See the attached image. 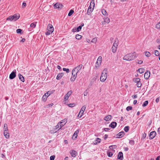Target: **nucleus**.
<instances>
[{"label": "nucleus", "mask_w": 160, "mask_h": 160, "mask_svg": "<svg viewBox=\"0 0 160 160\" xmlns=\"http://www.w3.org/2000/svg\"><path fill=\"white\" fill-rule=\"evenodd\" d=\"M82 67V64H80L74 68L72 71V76L70 78L71 81H74L77 77V74L79 71L81 69Z\"/></svg>", "instance_id": "f257e3e1"}, {"label": "nucleus", "mask_w": 160, "mask_h": 160, "mask_svg": "<svg viewBox=\"0 0 160 160\" xmlns=\"http://www.w3.org/2000/svg\"><path fill=\"white\" fill-rule=\"evenodd\" d=\"M136 57L135 53H130L126 55L123 57V59L127 61H131L134 59Z\"/></svg>", "instance_id": "f03ea898"}, {"label": "nucleus", "mask_w": 160, "mask_h": 160, "mask_svg": "<svg viewBox=\"0 0 160 160\" xmlns=\"http://www.w3.org/2000/svg\"><path fill=\"white\" fill-rule=\"evenodd\" d=\"M108 71L107 69L105 68L101 73L100 80L102 82H104L107 79L108 77Z\"/></svg>", "instance_id": "7ed1b4c3"}, {"label": "nucleus", "mask_w": 160, "mask_h": 160, "mask_svg": "<svg viewBox=\"0 0 160 160\" xmlns=\"http://www.w3.org/2000/svg\"><path fill=\"white\" fill-rule=\"evenodd\" d=\"M47 30V32L45 33L47 35H49L53 32L54 28L51 24H48Z\"/></svg>", "instance_id": "20e7f679"}, {"label": "nucleus", "mask_w": 160, "mask_h": 160, "mask_svg": "<svg viewBox=\"0 0 160 160\" xmlns=\"http://www.w3.org/2000/svg\"><path fill=\"white\" fill-rule=\"evenodd\" d=\"M118 45V40L117 39H116L112 48V51L113 53H115L116 52Z\"/></svg>", "instance_id": "39448f33"}, {"label": "nucleus", "mask_w": 160, "mask_h": 160, "mask_svg": "<svg viewBox=\"0 0 160 160\" xmlns=\"http://www.w3.org/2000/svg\"><path fill=\"white\" fill-rule=\"evenodd\" d=\"M20 17V15L18 13H16L13 15V16H11L7 18L6 20H17Z\"/></svg>", "instance_id": "423d86ee"}, {"label": "nucleus", "mask_w": 160, "mask_h": 160, "mask_svg": "<svg viewBox=\"0 0 160 160\" xmlns=\"http://www.w3.org/2000/svg\"><path fill=\"white\" fill-rule=\"evenodd\" d=\"M95 4H94V0H91V3L90 4V5L89 7L87 13H88L89 11H90V12H92L94 8V7Z\"/></svg>", "instance_id": "0eeeda50"}, {"label": "nucleus", "mask_w": 160, "mask_h": 160, "mask_svg": "<svg viewBox=\"0 0 160 160\" xmlns=\"http://www.w3.org/2000/svg\"><path fill=\"white\" fill-rule=\"evenodd\" d=\"M86 108V107L85 106V105L83 106L82 107L78 115V118H80L82 117L84 111L85 110Z\"/></svg>", "instance_id": "6e6552de"}, {"label": "nucleus", "mask_w": 160, "mask_h": 160, "mask_svg": "<svg viewBox=\"0 0 160 160\" xmlns=\"http://www.w3.org/2000/svg\"><path fill=\"white\" fill-rule=\"evenodd\" d=\"M102 61V57L101 56H99L97 60V61L96 63L95 67L97 68L99 67Z\"/></svg>", "instance_id": "1a4fd4ad"}, {"label": "nucleus", "mask_w": 160, "mask_h": 160, "mask_svg": "<svg viewBox=\"0 0 160 160\" xmlns=\"http://www.w3.org/2000/svg\"><path fill=\"white\" fill-rule=\"evenodd\" d=\"M156 135V132L155 131H154L151 132L149 135V139H153L155 137Z\"/></svg>", "instance_id": "9d476101"}, {"label": "nucleus", "mask_w": 160, "mask_h": 160, "mask_svg": "<svg viewBox=\"0 0 160 160\" xmlns=\"http://www.w3.org/2000/svg\"><path fill=\"white\" fill-rule=\"evenodd\" d=\"M53 7L54 8L60 9L62 8V5L59 3H57L54 5Z\"/></svg>", "instance_id": "9b49d317"}, {"label": "nucleus", "mask_w": 160, "mask_h": 160, "mask_svg": "<svg viewBox=\"0 0 160 160\" xmlns=\"http://www.w3.org/2000/svg\"><path fill=\"white\" fill-rule=\"evenodd\" d=\"M72 93V91H70L68 92L64 97V101L68 100L69 97L71 95Z\"/></svg>", "instance_id": "f8f14e48"}, {"label": "nucleus", "mask_w": 160, "mask_h": 160, "mask_svg": "<svg viewBox=\"0 0 160 160\" xmlns=\"http://www.w3.org/2000/svg\"><path fill=\"white\" fill-rule=\"evenodd\" d=\"M83 26L84 24L82 23L81 24L79 27H78L77 28H75L74 29L73 28L72 29V31L73 32H79L81 30L82 27Z\"/></svg>", "instance_id": "ddd939ff"}, {"label": "nucleus", "mask_w": 160, "mask_h": 160, "mask_svg": "<svg viewBox=\"0 0 160 160\" xmlns=\"http://www.w3.org/2000/svg\"><path fill=\"white\" fill-rule=\"evenodd\" d=\"M150 72L148 71H147L144 74V77L146 79H148L150 76Z\"/></svg>", "instance_id": "4468645a"}, {"label": "nucleus", "mask_w": 160, "mask_h": 160, "mask_svg": "<svg viewBox=\"0 0 160 160\" xmlns=\"http://www.w3.org/2000/svg\"><path fill=\"white\" fill-rule=\"evenodd\" d=\"M115 152V150L113 149L108 151L107 152L108 156L109 157H111L113 155V154Z\"/></svg>", "instance_id": "2eb2a0df"}, {"label": "nucleus", "mask_w": 160, "mask_h": 160, "mask_svg": "<svg viewBox=\"0 0 160 160\" xmlns=\"http://www.w3.org/2000/svg\"><path fill=\"white\" fill-rule=\"evenodd\" d=\"M70 153L72 156L74 158L75 157L77 154V152L74 150H72L70 151Z\"/></svg>", "instance_id": "dca6fc26"}, {"label": "nucleus", "mask_w": 160, "mask_h": 160, "mask_svg": "<svg viewBox=\"0 0 160 160\" xmlns=\"http://www.w3.org/2000/svg\"><path fill=\"white\" fill-rule=\"evenodd\" d=\"M16 72L15 71L12 72L9 75L10 79H12L14 78L16 76Z\"/></svg>", "instance_id": "f3484780"}, {"label": "nucleus", "mask_w": 160, "mask_h": 160, "mask_svg": "<svg viewBox=\"0 0 160 160\" xmlns=\"http://www.w3.org/2000/svg\"><path fill=\"white\" fill-rule=\"evenodd\" d=\"M112 118L111 115H108L104 117V120L106 121H109Z\"/></svg>", "instance_id": "a211bd4d"}, {"label": "nucleus", "mask_w": 160, "mask_h": 160, "mask_svg": "<svg viewBox=\"0 0 160 160\" xmlns=\"http://www.w3.org/2000/svg\"><path fill=\"white\" fill-rule=\"evenodd\" d=\"M118 158L120 160H122L123 158V154L122 152H119L118 155Z\"/></svg>", "instance_id": "6ab92c4d"}, {"label": "nucleus", "mask_w": 160, "mask_h": 160, "mask_svg": "<svg viewBox=\"0 0 160 160\" xmlns=\"http://www.w3.org/2000/svg\"><path fill=\"white\" fill-rule=\"evenodd\" d=\"M117 125V123L116 122H112L109 125L110 127L112 128H114Z\"/></svg>", "instance_id": "aec40b11"}, {"label": "nucleus", "mask_w": 160, "mask_h": 160, "mask_svg": "<svg viewBox=\"0 0 160 160\" xmlns=\"http://www.w3.org/2000/svg\"><path fill=\"white\" fill-rule=\"evenodd\" d=\"M64 75L63 73H61L58 74L56 78V79L57 80H59Z\"/></svg>", "instance_id": "412c9836"}, {"label": "nucleus", "mask_w": 160, "mask_h": 160, "mask_svg": "<svg viewBox=\"0 0 160 160\" xmlns=\"http://www.w3.org/2000/svg\"><path fill=\"white\" fill-rule=\"evenodd\" d=\"M4 135L5 137L8 139V138L9 137V134L8 132V131H5L4 132Z\"/></svg>", "instance_id": "4be33fe9"}, {"label": "nucleus", "mask_w": 160, "mask_h": 160, "mask_svg": "<svg viewBox=\"0 0 160 160\" xmlns=\"http://www.w3.org/2000/svg\"><path fill=\"white\" fill-rule=\"evenodd\" d=\"M18 77L20 80L23 82L24 81V77L20 73L18 75Z\"/></svg>", "instance_id": "5701e85b"}, {"label": "nucleus", "mask_w": 160, "mask_h": 160, "mask_svg": "<svg viewBox=\"0 0 160 160\" xmlns=\"http://www.w3.org/2000/svg\"><path fill=\"white\" fill-rule=\"evenodd\" d=\"M137 71L139 73L141 74L145 72V69L143 68H141L138 69Z\"/></svg>", "instance_id": "b1692460"}, {"label": "nucleus", "mask_w": 160, "mask_h": 160, "mask_svg": "<svg viewBox=\"0 0 160 160\" xmlns=\"http://www.w3.org/2000/svg\"><path fill=\"white\" fill-rule=\"evenodd\" d=\"M79 132V130L78 129L77 130L74 132V133L73 135V138L75 137V138H77V137L78 136V133Z\"/></svg>", "instance_id": "393cba45"}, {"label": "nucleus", "mask_w": 160, "mask_h": 160, "mask_svg": "<svg viewBox=\"0 0 160 160\" xmlns=\"http://www.w3.org/2000/svg\"><path fill=\"white\" fill-rule=\"evenodd\" d=\"M3 129H4V132L8 131V125H7V124L5 123L4 124Z\"/></svg>", "instance_id": "a878e982"}, {"label": "nucleus", "mask_w": 160, "mask_h": 160, "mask_svg": "<svg viewBox=\"0 0 160 160\" xmlns=\"http://www.w3.org/2000/svg\"><path fill=\"white\" fill-rule=\"evenodd\" d=\"M140 81V79L139 78H135L133 79V81L135 83L138 82Z\"/></svg>", "instance_id": "bb28decb"}, {"label": "nucleus", "mask_w": 160, "mask_h": 160, "mask_svg": "<svg viewBox=\"0 0 160 160\" xmlns=\"http://www.w3.org/2000/svg\"><path fill=\"white\" fill-rule=\"evenodd\" d=\"M53 103H52L50 104H48L46 105H45L44 106V108H49V107L52 106L53 105Z\"/></svg>", "instance_id": "cd10ccee"}, {"label": "nucleus", "mask_w": 160, "mask_h": 160, "mask_svg": "<svg viewBox=\"0 0 160 160\" xmlns=\"http://www.w3.org/2000/svg\"><path fill=\"white\" fill-rule=\"evenodd\" d=\"M101 141V139L99 138H97L96 140V142L95 144H97L98 143H100Z\"/></svg>", "instance_id": "c85d7f7f"}, {"label": "nucleus", "mask_w": 160, "mask_h": 160, "mask_svg": "<svg viewBox=\"0 0 160 160\" xmlns=\"http://www.w3.org/2000/svg\"><path fill=\"white\" fill-rule=\"evenodd\" d=\"M82 36L81 35H80L79 34H77L75 36L76 39H81L82 38Z\"/></svg>", "instance_id": "c756f323"}, {"label": "nucleus", "mask_w": 160, "mask_h": 160, "mask_svg": "<svg viewBox=\"0 0 160 160\" xmlns=\"http://www.w3.org/2000/svg\"><path fill=\"white\" fill-rule=\"evenodd\" d=\"M148 104V101H145L143 104L142 105V106L143 107H145L147 106Z\"/></svg>", "instance_id": "7c9ffc66"}, {"label": "nucleus", "mask_w": 160, "mask_h": 160, "mask_svg": "<svg viewBox=\"0 0 160 160\" xmlns=\"http://www.w3.org/2000/svg\"><path fill=\"white\" fill-rule=\"evenodd\" d=\"M151 53L148 52H145V55L147 57H150L151 56Z\"/></svg>", "instance_id": "2f4dec72"}, {"label": "nucleus", "mask_w": 160, "mask_h": 160, "mask_svg": "<svg viewBox=\"0 0 160 160\" xmlns=\"http://www.w3.org/2000/svg\"><path fill=\"white\" fill-rule=\"evenodd\" d=\"M60 123H58L57 124V125L55 127V129L56 130L58 129V130L60 129H59V128H60L59 125H60Z\"/></svg>", "instance_id": "473e14b6"}, {"label": "nucleus", "mask_w": 160, "mask_h": 160, "mask_svg": "<svg viewBox=\"0 0 160 160\" xmlns=\"http://www.w3.org/2000/svg\"><path fill=\"white\" fill-rule=\"evenodd\" d=\"M47 98L48 97L45 95H44L43 96L42 98L43 101L44 102H45L47 100Z\"/></svg>", "instance_id": "72a5a7b5"}, {"label": "nucleus", "mask_w": 160, "mask_h": 160, "mask_svg": "<svg viewBox=\"0 0 160 160\" xmlns=\"http://www.w3.org/2000/svg\"><path fill=\"white\" fill-rule=\"evenodd\" d=\"M36 22H33L30 25V27L32 28H34L36 25Z\"/></svg>", "instance_id": "f704fd0d"}, {"label": "nucleus", "mask_w": 160, "mask_h": 160, "mask_svg": "<svg viewBox=\"0 0 160 160\" xmlns=\"http://www.w3.org/2000/svg\"><path fill=\"white\" fill-rule=\"evenodd\" d=\"M73 12L74 11L72 10H71L68 14V16H71L73 13Z\"/></svg>", "instance_id": "c9c22d12"}, {"label": "nucleus", "mask_w": 160, "mask_h": 160, "mask_svg": "<svg viewBox=\"0 0 160 160\" xmlns=\"http://www.w3.org/2000/svg\"><path fill=\"white\" fill-rule=\"evenodd\" d=\"M154 54L156 56H158L160 55L159 52L158 51L156 50L154 51Z\"/></svg>", "instance_id": "e433bc0d"}, {"label": "nucleus", "mask_w": 160, "mask_h": 160, "mask_svg": "<svg viewBox=\"0 0 160 160\" xmlns=\"http://www.w3.org/2000/svg\"><path fill=\"white\" fill-rule=\"evenodd\" d=\"M129 126H126L124 128V130L126 132H128L129 129Z\"/></svg>", "instance_id": "4c0bfd02"}, {"label": "nucleus", "mask_w": 160, "mask_h": 160, "mask_svg": "<svg viewBox=\"0 0 160 160\" xmlns=\"http://www.w3.org/2000/svg\"><path fill=\"white\" fill-rule=\"evenodd\" d=\"M136 85L138 87L140 88L142 86V83L140 81L139 82L137 83Z\"/></svg>", "instance_id": "58836bf2"}, {"label": "nucleus", "mask_w": 160, "mask_h": 160, "mask_svg": "<svg viewBox=\"0 0 160 160\" xmlns=\"http://www.w3.org/2000/svg\"><path fill=\"white\" fill-rule=\"evenodd\" d=\"M116 148V145H112L109 147V148L110 149H113V148Z\"/></svg>", "instance_id": "ea45409f"}, {"label": "nucleus", "mask_w": 160, "mask_h": 160, "mask_svg": "<svg viewBox=\"0 0 160 160\" xmlns=\"http://www.w3.org/2000/svg\"><path fill=\"white\" fill-rule=\"evenodd\" d=\"M110 21H103L102 23V25H104L106 23H108Z\"/></svg>", "instance_id": "a19ab883"}, {"label": "nucleus", "mask_w": 160, "mask_h": 160, "mask_svg": "<svg viewBox=\"0 0 160 160\" xmlns=\"http://www.w3.org/2000/svg\"><path fill=\"white\" fill-rule=\"evenodd\" d=\"M97 41V39L96 38H93L92 40L91 41V42L93 43H96Z\"/></svg>", "instance_id": "79ce46f5"}, {"label": "nucleus", "mask_w": 160, "mask_h": 160, "mask_svg": "<svg viewBox=\"0 0 160 160\" xmlns=\"http://www.w3.org/2000/svg\"><path fill=\"white\" fill-rule=\"evenodd\" d=\"M156 28L157 29L160 28V22L156 25Z\"/></svg>", "instance_id": "37998d69"}, {"label": "nucleus", "mask_w": 160, "mask_h": 160, "mask_svg": "<svg viewBox=\"0 0 160 160\" xmlns=\"http://www.w3.org/2000/svg\"><path fill=\"white\" fill-rule=\"evenodd\" d=\"M129 143L131 145H133L134 144V141L133 140H130L129 141Z\"/></svg>", "instance_id": "c03bdc74"}, {"label": "nucleus", "mask_w": 160, "mask_h": 160, "mask_svg": "<svg viewBox=\"0 0 160 160\" xmlns=\"http://www.w3.org/2000/svg\"><path fill=\"white\" fill-rule=\"evenodd\" d=\"M102 14L103 15H105L106 14L107 12L105 9H102Z\"/></svg>", "instance_id": "a18cd8bd"}, {"label": "nucleus", "mask_w": 160, "mask_h": 160, "mask_svg": "<svg viewBox=\"0 0 160 160\" xmlns=\"http://www.w3.org/2000/svg\"><path fill=\"white\" fill-rule=\"evenodd\" d=\"M51 94V92L48 91L45 93L44 95H45L47 97H48Z\"/></svg>", "instance_id": "49530a36"}, {"label": "nucleus", "mask_w": 160, "mask_h": 160, "mask_svg": "<svg viewBox=\"0 0 160 160\" xmlns=\"http://www.w3.org/2000/svg\"><path fill=\"white\" fill-rule=\"evenodd\" d=\"M63 70L64 71H66L67 73H68L69 72V70L68 68H63Z\"/></svg>", "instance_id": "de8ad7c7"}, {"label": "nucleus", "mask_w": 160, "mask_h": 160, "mask_svg": "<svg viewBox=\"0 0 160 160\" xmlns=\"http://www.w3.org/2000/svg\"><path fill=\"white\" fill-rule=\"evenodd\" d=\"M68 106L70 107H73L75 106V104L74 103H70L68 104Z\"/></svg>", "instance_id": "09e8293b"}, {"label": "nucleus", "mask_w": 160, "mask_h": 160, "mask_svg": "<svg viewBox=\"0 0 160 160\" xmlns=\"http://www.w3.org/2000/svg\"><path fill=\"white\" fill-rule=\"evenodd\" d=\"M132 109V108L131 106H128L126 108V110L128 111H129L131 110Z\"/></svg>", "instance_id": "8fccbe9b"}, {"label": "nucleus", "mask_w": 160, "mask_h": 160, "mask_svg": "<svg viewBox=\"0 0 160 160\" xmlns=\"http://www.w3.org/2000/svg\"><path fill=\"white\" fill-rule=\"evenodd\" d=\"M124 134V132H119L118 133V135L119 137H122V136H123V135Z\"/></svg>", "instance_id": "3c124183"}, {"label": "nucleus", "mask_w": 160, "mask_h": 160, "mask_svg": "<svg viewBox=\"0 0 160 160\" xmlns=\"http://www.w3.org/2000/svg\"><path fill=\"white\" fill-rule=\"evenodd\" d=\"M58 123H60V128H59V129H60L63 126H64L65 124V122L64 123H61L60 122H58Z\"/></svg>", "instance_id": "603ef678"}, {"label": "nucleus", "mask_w": 160, "mask_h": 160, "mask_svg": "<svg viewBox=\"0 0 160 160\" xmlns=\"http://www.w3.org/2000/svg\"><path fill=\"white\" fill-rule=\"evenodd\" d=\"M22 32V30L20 29H18L17 30V32L18 33H21Z\"/></svg>", "instance_id": "864d4df0"}, {"label": "nucleus", "mask_w": 160, "mask_h": 160, "mask_svg": "<svg viewBox=\"0 0 160 160\" xmlns=\"http://www.w3.org/2000/svg\"><path fill=\"white\" fill-rule=\"evenodd\" d=\"M55 156L54 155L51 156L50 157V160H54L55 158Z\"/></svg>", "instance_id": "5fc2aeb1"}, {"label": "nucleus", "mask_w": 160, "mask_h": 160, "mask_svg": "<svg viewBox=\"0 0 160 160\" xmlns=\"http://www.w3.org/2000/svg\"><path fill=\"white\" fill-rule=\"evenodd\" d=\"M88 92L87 91V90H86L84 92V96H87L88 95Z\"/></svg>", "instance_id": "6e6d98bb"}, {"label": "nucleus", "mask_w": 160, "mask_h": 160, "mask_svg": "<svg viewBox=\"0 0 160 160\" xmlns=\"http://www.w3.org/2000/svg\"><path fill=\"white\" fill-rule=\"evenodd\" d=\"M66 120L65 119H64V120H61V121L60 122L61 123H64L65 122V123H66Z\"/></svg>", "instance_id": "4d7b16f0"}, {"label": "nucleus", "mask_w": 160, "mask_h": 160, "mask_svg": "<svg viewBox=\"0 0 160 160\" xmlns=\"http://www.w3.org/2000/svg\"><path fill=\"white\" fill-rule=\"evenodd\" d=\"M156 42L158 43L159 44L160 43V39L159 38H157L156 41Z\"/></svg>", "instance_id": "13d9d810"}, {"label": "nucleus", "mask_w": 160, "mask_h": 160, "mask_svg": "<svg viewBox=\"0 0 160 160\" xmlns=\"http://www.w3.org/2000/svg\"><path fill=\"white\" fill-rule=\"evenodd\" d=\"M26 6V4L25 2H23L22 4V7L24 8Z\"/></svg>", "instance_id": "bf43d9fd"}, {"label": "nucleus", "mask_w": 160, "mask_h": 160, "mask_svg": "<svg viewBox=\"0 0 160 160\" xmlns=\"http://www.w3.org/2000/svg\"><path fill=\"white\" fill-rule=\"evenodd\" d=\"M132 97L133 99L136 98H137V95H134L132 96Z\"/></svg>", "instance_id": "052dcab7"}, {"label": "nucleus", "mask_w": 160, "mask_h": 160, "mask_svg": "<svg viewBox=\"0 0 160 160\" xmlns=\"http://www.w3.org/2000/svg\"><path fill=\"white\" fill-rule=\"evenodd\" d=\"M124 150L125 151H128V147L124 148Z\"/></svg>", "instance_id": "680f3d73"}, {"label": "nucleus", "mask_w": 160, "mask_h": 160, "mask_svg": "<svg viewBox=\"0 0 160 160\" xmlns=\"http://www.w3.org/2000/svg\"><path fill=\"white\" fill-rule=\"evenodd\" d=\"M143 62L142 60L138 61V63L139 64H141Z\"/></svg>", "instance_id": "e2e57ef3"}, {"label": "nucleus", "mask_w": 160, "mask_h": 160, "mask_svg": "<svg viewBox=\"0 0 160 160\" xmlns=\"http://www.w3.org/2000/svg\"><path fill=\"white\" fill-rule=\"evenodd\" d=\"M146 134L145 133H144L143 134V135H142L143 138H145L146 137Z\"/></svg>", "instance_id": "0e129e2a"}, {"label": "nucleus", "mask_w": 160, "mask_h": 160, "mask_svg": "<svg viewBox=\"0 0 160 160\" xmlns=\"http://www.w3.org/2000/svg\"><path fill=\"white\" fill-rule=\"evenodd\" d=\"M159 101V98H156V102L157 103Z\"/></svg>", "instance_id": "69168bd1"}, {"label": "nucleus", "mask_w": 160, "mask_h": 160, "mask_svg": "<svg viewBox=\"0 0 160 160\" xmlns=\"http://www.w3.org/2000/svg\"><path fill=\"white\" fill-rule=\"evenodd\" d=\"M108 137V135L107 134H105L104 136V139L106 140Z\"/></svg>", "instance_id": "338daca9"}, {"label": "nucleus", "mask_w": 160, "mask_h": 160, "mask_svg": "<svg viewBox=\"0 0 160 160\" xmlns=\"http://www.w3.org/2000/svg\"><path fill=\"white\" fill-rule=\"evenodd\" d=\"M158 132L159 134H160V128H158Z\"/></svg>", "instance_id": "774afa93"}]
</instances>
